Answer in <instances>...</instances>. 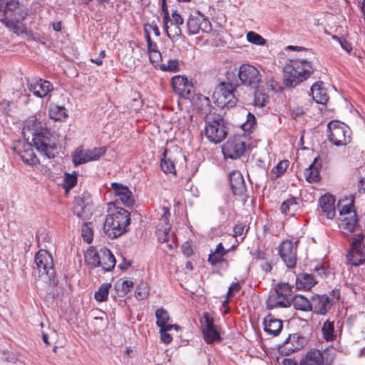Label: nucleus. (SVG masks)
<instances>
[{
  "label": "nucleus",
  "mask_w": 365,
  "mask_h": 365,
  "mask_svg": "<svg viewBox=\"0 0 365 365\" xmlns=\"http://www.w3.org/2000/svg\"><path fill=\"white\" fill-rule=\"evenodd\" d=\"M81 236L83 240L91 243L93 238V230L91 223H83L81 226Z\"/></svg>",
  "instance_id": "37998d69"
},
{
  "label": "nucleus",
  "mask_w": 365,
  "mask_h": 365,
  "mask_svg": "<svg viewBox=\"0 0 365 365\" xmlns=\"http://www.w3.org/2000/svg\"><path fill=\"white\" fill-rule=\"evenodd\" d=\"M167 149H165L163 152L164 157L161 159V169L165 173L175 174V163L170 158H167Z\"/></svg>",
  "instance_id": "e433bc0d"
},
{
  "label": "nucleus",
  "mask_w": 365,
  "mask_h": 365,
  "mask_svg": "<svg viewBox=\"0 0 365 365\" xmlns=\"http://www.w3.org/2000/svg\"><path fill=\"white\" fill-rule=\"evenodd\" d=\"M35 264L40 277L50 282H53L55 270L51 255L46 250H40L35 256Z\"/></svg>",
  "instance_id": "0eeeda50"
},
{
  "label": "nucleus",
  "mask_w": 365,
  "mask_h": 365,
  "mask_svg": "<svg viewBox=\"0 0 365 365\" xmlns=\"http://www.w3.org/2000/svg\"><path fill=\"white\" fill-rule=\"evenodd\" d=\"M234 91L235 89L232 84L220 83L215 88L212 98L219 107L232 108L236 105L237 101Z\"/></svg>",
  "instance_id": "6e6552de"
},
{
  "label": "nucleus",
  "mask_w": 365,
  "mask_h": 365,
  "mask_svg": "<svg viewBox=\"0 0 365 365\" xmlns=\"http://www.w3.org/2000/svg\"><path fill=\"white\" fill-rule=\"evenodd\" d=\"M319 157H316L313 163L304 170V178L309 182H318L320 179L319 168H321Z\"/></svg>",
  "instance_id": "cd10ccee"
},
{
  "label": "nucleus",
  "mask_w": 365,
  "mask_h": 365,
  "mask_svg": "<svg viewBox=\"0 0 365 365\" xmlns=\"http://www.w3.org/2000/svg\"><path fill=\"white\" fill-rule=\"evenodd\" d=\"M205 120V135L210 142L217 144L226 138L227 128L220 115H206Z\"/></svg>",
  "instance_id": "20e7f679"
},
{
  "label": "nucleus",
  "mask_w": 365,
  "mask_h": 365,
  "mask_svg": "<svg viewBox=\"0 0 365 365\" xmlns=\"http://www.w3.org/2000/svg\"><path fill=\"white\" fill-rule=\"evenodd\" d=\"M322 86V81L314 83L311 87V93L316 103L324 105L329 100V96Z\"/></svg>",
  "instance_id": "bb28decb"
},
{
  "label": "nucleus",
  "mask_w": 365,
  "mask_h": 365,
  "mask_svg": "<svg viewBox=\"0 0 365 365\" xmlns=\"http://www.w3.org/2000/svg\"><path fill=\"white\" fill-rule=\"evenodd\" d=\"M329 140L336 146L346 145L351 140V130L344 123L332 120L328 124Z\"/></svg>",
  "instance_id": "423d86ee"
},
{
  "label": "nucleus",
  "mask_w": 365,
  "mask_h": 365,
  "mask_svg": "<svg viewBox=\"0 0 365 365\" xmlns=\"http://www.w3.org/2000/svg\"><path fill=\"white\" fill-rule=\"evenodd\" d=\"M299 365H327L322 351L312 349L302 358Z\"/></svg>",
  "instance_id": "412c9836"
},
{
  "label": "nucleus",
  "mask_w": 365,
  "mask_h": 365,
  "mask_svg": "<svg viewBox=\"0 0 365 365\" xmlns=\"http://www.w3.org/2000/svg\"><path fill=\"white\" fill-rule=\"evenodd\" d=\"M305 343V338L299 334H290L281 347V351L285 355H289L303 348Z\"/></svg>",
  "instance_id": "6ab92c4d"
},
{
  "label": "nucleus",
  "mask_w": 365,
  "mask_h": 365,
  "mask_svg": "<svg viewBox=\"0 0 365 365\" xmlns=\"http://www.w3.org/2000/svg\"><path fill=\"white\" fill-rule=\"evenodd\" d=\"M202 323L203 326V336L206 343L212 344L214 341H220L221 339L220 334L217 330L212 319L210 318L207 313L204 314L203 322H202Z\"/></svg>",
  "instance_id": "a211bd4d"
},
{
  "label": "nucleus",
  "mask_w": 365,
  "mask_h": 365,
  "mask_svg": "<svg viewBox=\"0 0 365 365\" xmlns=\"http://www.w3.org/2000/svg\"><path fill=\"white\" fill-rule=\"evenodd\" d=\"M111 187L125 205L130 206L133 204V194L127 186L118 182H112Z\"/></svg>",
  "instance_id": "5701e85b"
},
{
  "label": "nucleus",
  "mask_w": 365,
  "mask_h": 365,
  "mask_svg": "<svg viewBox=\"0 0 365 365\" xmlns=\"http://www.w3.org/2000/svg\"><path fill=\"white\" fill-rule=\"evenodd\" d=\"M228 250H225L222 244L219 243L214 251H211L208 256L207 261L212 265L216 266L217 264L222 263L225 261L224 257L227 255Z\"/></svg>",
  "instance_id": "c85d7f7f"
},
{
  "label": "nucleus",
  "mask_w": 365,
  "mask_h": 365,
  "mask_svg": "<svg viewBox=\"0 0 365 365\" xmlns=\"http://www.w3.org/2000/svg\"><path fill=\"white\" fill-rule=\"evenodd\" d=\"M292 303L296 309L301 311H312V299L309 300L302 295H296L292 299Z\"/></svg>",
  "instance_id": "72a5a7b5"
},
{
  "label": "nucleus",
  "mask_w": 365,
  "mask_h": 365,
  "mask_svg": "<svg viewBox=\"0 0 365 365\" xmlns=\"http://www.w3.org/2000/svg\"><path fill=\"white\" fill-rule=\"evenodd\" d=\"M24 130L32 135V142L36 150L48 158H54L53 147L51 145V134L46 124L32 116L26 122Z\"/></svg>",
  "instance_id": "f257e3e1"
},
{
  "label": "nucleus",
  "mask_w": 365,
  "mask_h": 365,
  "mask_svg": "<svg viewBox=\"0 0 365 365\" xmlns=\"http://www.w3.org/2000/svg\"><path fill=\"white\" fill-rule=\"evenodd\" d=\"M145 37L147 42L148 51L154 50L158 48L157 43L152 41L150 32L146 29H145Z\"/></svg>",
  "instance_id": "4d7b16f0"
},
{
  "label": "nucleus",
  "mask_w": 365,
  "mask_h": 365,
  "mask_svg": "<svg viewBox=\"0 0 365 365\" xmlns=\"http://www.w3.org/2000/svg\"><path fill=\"white\" fill-rule=\"evenodd\" d=\"M292 287L286 282L277 284L274 293L270 294L267 299V307L273 309L278 307H289L292 304Z\"/></svg>",
  "instance_id": "39448f33"
},
{
  "label": "nucleus",
  "mask_w": 365,
  "mask_h": 365,
  "mask_svg": "<svg viewBox=\"0 0 365 365\" xmlns=\"http://www.w3.org/2000/svg\"><path fill=\"white\" fill-rule=\"evenodd\" d=\"M238 76L241 83L252 88H257L261 82L259 71L253 66L243 64L239 68Z\"/></svg>",
  "instance_id": "ddd939ff"
},
{
  "label": "nucleus",
  "mask_w": 365,
  "mask_h": 365,
  "mask_svg": "<svg viewBox=\"0 0 365 365\" xmlns=\"http://www.w3.org/2000/svg\"><path fill=\"white\" fill-rule=\"evenodd\" d=\"M24 19V14H21V16L19 15V16H10V19L9 18V16H4L1 21L6 27L10 29H14L16 27L17 24L19 22V21L23 20Z\"/></svg>",
  "instance_id": "3c124183"
},
{
  "label": "nucleus",
  "mask_w": 365,
  "mask_h": 365,
  "mask_svg": "<svg viewBox=\"0 0 365 365\" xmlns=\"http://www.w3.org/2000/svg\"><path fill=\"white\" fill-rule=\"evenodd\" d=\"M339 219L340 226L343 230L349 232L355 230L358 225V219L353 202L341 207L339 210Z\"/></svg>",
  "instance_id": "f8f14e48"
},
{
  "label": "nucleus",
  "mask_w": 365,
  "mask_h": 365,
  "mask_svg": "<svg viewBox=\"0 0 365 365\" xmlns=\"http://www.w3.org/2000/svg\"><path fill=\"white\" fill-rule=\"evenodd\" d=\"M245 228V226L242 223L236 225L233 229L234 236H242L244 233Z\"/></svg>",
  "instance_id": "0e129e2a"
},
{
  "label": "nucleus",
  "mask_w": 365,
  "mask_h": 365,
  "mask_svg": "<svg viewBox=\"0 0 365 365\" xmlns=\"http://www.w3.org/2000/svg\"><path fill=\"white\" fill-rule=\"evenodd\" d=\"M222 151L225 158H239L245 151V143L240 137L229 139L222 146Z\"/></svg>",
  "instance_id": "dca6fc26"
},
{
  "label": "nucleus",
  "mask_w": 365,
  "mask_h": 365,
  "mask_svg": "<svg viewBox=\"0 0 365 365\" xmlns=\"http://www.w3.org/2000/svg\"><path fill=\"white\" fill-rule=\"evenodd\" d=\"M21 14H24L26 16V13H24L21 9L19 1L18 0H10L6 2L4 9V15L9 16H19Z\"/></svg>",
  "instance_id": "473e14b6"
},
{
  "label": "nucleus",
  "mask_w": 365,
  "mask_h": 365,
  "mask_svg": "<svg viewBox=\"0 0 365 365\" xmlns=\"http://www.w3.org/2000/svg\"><path fill=\"white\" fill-rule=\"evenodd\" d=\"M149 294V287L147 282H141L135 290V297L138 300H143L147 297Z\"/></svg>",
  "instance_id": "a18cd8bd"
},
{
  "label": "nucleus",
  "mask_w": 365,
  "mask_h": 365,
  "mask_svg": "<svg viewBox=\"0 0 365 365\" xmlns=\"http://www.w3.org/2000/svg\"><path fill=\"white\" fill-rule=\"evenodd\" d=\"M323 338L327 341H333L336 339L337 331L335 329L334 322L326 320L322 327Z\"/></svg>",
  "instance_id": "7c9ffc66"
},
{
  "label": "nucleus",
  "mask_w": 365,
  "mask_h": 365,
  "mask_svg": "<svg viewBox=\"0 0 365 365\" xmlns=\"http://www.w3.org/2000/svg\"><path fill=\"white\" fill-rule=\"evenodd\" d=\"M289 162L287 160H281L276 166H274L270 173V176L272 180H276L282 176L287 168L289 167Z\"/></svg>",
  "instance_id": "c9c22d12"
},
{
  "label": "nucleus",
  "mask_w": 365,
  "mask_h": 365,
  "mask_svg": "<svg viewBox=\"0 0 365 365\" xmlns=\"http://www.w3.org/2000/svg\"><path fill=\"white\" fill-rule=\"evenodd\" d=\"M106 150L104 146L95 147L92 149H83L82 146H79L72 155L73 165L77 167L91 161L98 160L105 155Z\"/></svg>",
  "instance_id": "1a4fd4ad"
},
{
  "label": "nucleus",
  "mask_w": 365,
  "mask_h": 365,
  "mask_svg": "<svg viewBox=\"0 0 365 365\" xmlns=\"http://www.w3.org/2000/svg\"><path fill=\"white\" fill-rule=\"evenodd\" d=\"M173 20L171 21V25H178L180 26L183 24L182 17L177 12V11H174L172 14Z\"/></svg>",
  "instance_id": "680f3d73"
},
{
  "label": "nucleus",
  "mask_w": 365,
  "mask_h": 365,
  "mask_svg": "<svg viewBox=\"0 0 365 365\" xmlns=\"http://www.w3.org/2000/svg\"><path fill=\"white\" fill-rule=\"evenodd\" d=\"M171 83L175 92L184 98L189 97L191 93L192 84L187 78L181 76L173 77Z\"/></svg>",
  "instance_id": "aec40b11"
},
{
  "label": "nucleus",
  "mask_w": 365,
  "mask_h": 365,
  "mask_svg": "<svg viewBox=\"0 0 365 365\" xmlns=\"http://www.w3.org/2000/svg\"><path fill=\"white\" fill-rule=\"evenodd\" d=\"M162 211H163V215H162L161 220H163L164 223L165 224V227L163 230L164 237H160V240H163V242H166L168 240L167 235H168L169 231H170V225L168 224V218L170 215V213L169 209L166 207H163Z\"/></svg>",
  "instance_id": "c03bdc74"
},
{
  "label": "nucleus",
  "mask_w": 365,
  "mask_h": 365,
  "mask_svg": "<svg viewBox=\"0 0 365 365\" xmlns=\"http://www.w3.org/2000/svg\"><path fill=\"white\" fill-rule=\"evenodd\" d=\"M173 328L178 330L179 326L177 324H168L167 327L160 329V337L163 343L168 344L172 341L173 337L169 333H168V331L171 330Z\"/></svg>",
  "instance_id": "79ce46f5"
},
{
  "label": "nucleus",
  "mask_w": 365,
  "mask_h": 365,
  "mask_svg": "<svg viewBox=\"0 0 365 365\" xmlns=\"http://www.w3.org/2000/svg\"><path fill=\"white\" fill-rule=\"evenodd\" d=\"M49 116L56 121H63L68 115L64 106L51 103L49 106Z\"/></svg>",
  "instance_id": "2f4dec72"
},
{
  "label": "nucleus",
  "mask_w": 365,
  "mask_h": 365,
  "mask_svg": "<svg viewBox=\"0 0 365 365\" xmlns=\"http://www.w3.org/2000/svg\"><path fill=\"white\" fill-rule=\"evenodd\" d=\"M187 29L189 35H195L200 31L210 33L212 26L208 19L200 12L197 11L189 16L187 21Z\"/></svg>",
  "instance_id": "9b49d317"
},
{
  "label": "nucleus",
  "mask_w": 365,
  "mask_h": 365,
  "mask_svg": "<svg viewBox=\"0 0 365 365\" xmlns=\"http://www.w3.org/2000/svg\"><path fill=\"white\" fill-rule=\"evenodd\" d=\"M304 113V110L303 108H300V107H297V108H294L292 110V116L296 118L297 117H299L301 115H302Z\"/></svg>",
  "instance_id": "338daca9"
},
{
  "label": "nucleus",
  "mask_w": 365,
  "mask_h": 365,
  "mask_svg": "<svg viewBox=\"0 0 365 365\" xmlns=\"http://www.w3.org/2000/svg\"><path fill=\"white\" fill-rule=\"evenodd\" d=\"M297 203L294 197H289L284 201L280 207L281 212L284 215H293L297 210Z\"/></svg>",
  "instance_id": "f704fd0d"
},
{
  "label": "nucleus",
  "mask_w": 365,
  "mask_h": 365,
  "mask_svg": "<svg viewBox=\"0 0 365 365\" xmlns=\"http://www.w3.org/2000/svg\"><path fill=\"white\" fill-rule=\"evenodd\" d=\"M230 184L235 195H242L246 192V185L240 171H233L230 174Z\"/></svg>",
  "instance_id": "4be33fe9"
},
{
  "label": "nucleus",
  "mask_w": 365,
  "mask_h": 365,
  "mask_svg": "<svg viewBox=\"0 0 365 365\" xmlns=\"http://www.w3.org/2000/svg\"><path fill=\"white\" fill-rule=\"evenodd\" d=\"M312 73V66L307 60L292 61L284 68V84L289 87H294L307 79Z\"/></svg>",
  "instance_id": "7ed1b4c3"
},
{
  "label": "nucleus",
  "mask_w": 365,
  "mask_h": 365,
  "mask_svg": "<svg viewBox=\"0 0 365 365\" xmlns=\"http://www.w3.org/2000/svg\"><path fill=\"white\" fill-rule=\"evenodd\" d=\"M111 287L110 283L102 284L98 289L95 292L94 297L99 302H105L108 299L109 290Z\"/></svg>",
  "instance_id": "4c0bfd02"
},
{
  "label": "nucleus",
  "mask_w": 365,
  "mask_h": 365,
  "mask_svg": "<svg viewBox=\"0 0 365 365\" xmlns=\"http://www.w3.org/2000/svg\"><path fill=\"white\" fill-rule=\"evenodd\" d=\"M263 324L264 331L274 336L279 335L283 327L282 321L271 314L264 319Z\"/></svg>",
  "instance_id": "393cba45"
},
{
  "label": "nucleus",
  "mask_w": 365,
  "mask_h": 365,
  "mask_svg": "<svg viewBox=\"0 0 365 365\" xmlns=\"http://www.w3.org/2000/svg\"><path fill=\"white\" fill-rule=\"evenodd\" d=\"M335 291H332L329 294H316L312 297V311L321 315H326L331 309L335 299Z\"/></svg>",
  "instance_id": "4468645a"
},
{
  "label": "nucleus",
  "mask_w": 365,
  "mask_h": 365,
  "mask_svg": "<svg viewBox=\"0 0 365 365\" xmlns=\"http://www.w3.org/2000/svg\"><path fill=\"white\" fill-rule=\"evenodd\" d=\"M297 287L299 289L309 290L317 284L313 274L303 273L297 277Z\"/></svg>",
  "instance_id": "c756f323"
},
{
  "label": "nucleus",
  "mask_w": 365,
  "mask_h": 365,
  "mask_svg": "<svg viewBox=\"0 0 365 365\" xmlns=\"http://www.w3.org/2000/svg\"><path fill=\"white\" fill-rule=\"evenodd\" d=\"M246 38L248 42L257 46H264L266 43V40L261 35L254 31H249Z\"/></svg>",
  "instance_id": "de8ad7c7"
},
{
  "label": "nucleus",
  "mask_w": 365,
  "mask_h": 365,
  "mask_svg": "<svg viewBox=\"0 0 365 365\" xmlns=\"http://www.w3.org/2000/svg\"><path fill=\"white\" fill-rule=\"evenodd\" d=\"M319 204L322 212L328 219H333L336 215L335 197L329 194L321 197Z\"/></svg>",
  "instance_id": "b1692460"
},
{
  "label": "nucleus",
  "mask_w": 365,
  "mask_h": 365,
  "mask_svg": "<svg viewBox=\"0 0 365 365\" xmlns=\"http://www.w3.org/2000/svg\"><path fill=\"white\" fill-rule=\"evenodd\" d=\"M133 285H134V283L133 281L124 280L121 283L122 292H123L125 294H128L130 291V289L133 287Z\"/></svg>",
  "instance_id": "052dcab7"
},
{
  "label": "nucleus",
  "mask_w": 365,
  "mask_h": 365,
  "mask_svg": "<svg viewBox=\"0 0 365 365\" xmlns=\"http://www.w3.org/2000/svg\"><path fill=\"white\" fill-rule=\"evenodd\" d=\"M167 36L172 41H177L182 36V31L178 25H171L170 27H168L165 29Z\"/></svg>",
  "instance_id": "09e8293b"
},
{
  "label": "nucleus",
  "mask_w": 365,
  "mask_h": 365,
  "mask_svg": "<svg viewBox=\"0 0 365 365\" xmlns=\"http://www.w3.org/2000/svg\"><path fill=\"white\" fill-rule=\"evenodd\" d=\"M27 87L29 91L38 98L46 97L53 89L52 83L41 78L27 80Z\"/></svg>",
  "instance_id": "f3484780"
},
{
  "label": "nucleus",
  "mask_w": 365,
  "mask_h": 365,
  "mask_svg": "<svg viewBox=\"0 0 365 365\" xmlns=\"http://www.w3.org/2000/svg\"><path fill=\"white\" fill-rule=\"evenodd\" d=\"M255 126H256L255 116L253 114H252L251 113L248 112L247 113L246 121L242 124L241 127L244 131L250 133V132L252 131V130L255 128Z\"/></svg>",
  "instance_id": "49530a36"
},
{
  "label": "nucleus",
  "mask_w": 365,
  "mask_h": 365,
  "mask_svg": "<svg viewBox=\"0 0 365 365\" xmlns=\"http://www.w3.org/2000/svg\"><path fill=\"white\" fill-rule=\"evenodd\" d=\"M182 252L185 256L189 257L190 255H192V250L191 247L190 246H188L187 245H182Z\"/></svg>",
  "instance_id": "774afa93"
},
{
  "label": "nucleus",
  "mask_w": 365,
  "mask_h": 365,
  "mask_svg": "<svg viewBox=\"0 0 365 365\" xmlns=\"http://www.w3.org/2000/svg\"><path fill=\"white\" fill-rule=\"evenodd\" d=\"M115 258L113 253L107 248L100 250V266L105 271L112 270L115 265Z\"/></svg>",
  "instance_id": "a878e982"
},
{
  "label": "nucleus",
  "mask_w": 365,
  "mask_h": 365,
  "mask_svg": "<svg viewBox=\"0 0 365 365\" xmlns=\"http://www.w3.org/2000/svg\"><path fill=\"white\" fill-rule=\"evenodd\" d=\"M129 225V212L122 207H116L113 203H109L103 225V231L106 236L115 239L126 232V228Z\"/></svg>",
  "instance_id": "f03ea898"
},
{
  "label": "nucleus",
  "mask_w": 365,
  "mask_h": 365,
  "mask_svg": "<svg viewBox=\"0 0 365 365\" xmlns=\"http://www.w3.org/2000/svg\"><path fill=\"white\" fill-rule=\"evenodd\" d=\"M160 68L163 71L178 72L180 71L179 61L178 59H170L166 63L160 64Z\"/></svg>",
  "instance_id": "a19ab883"
},
{
  "label": "nucleus",
  "mask_w": 365,
  "mask_h": 365,
  "mask_svg": "<svg viewBox=\"0 0 365 365\" xmlns=\"http://www.w3.org/2000/svg\"><path fill=\"white\" fill-rule=\"evenodd\" d=\"M146 29L147 31H153V33L156 36H159L160 35V30L158 27V26L155 24L151 23V24H146L144 26V30Z\"/></svg>",
  "instance_id": "e2e57ef3"
},
{
  "label": "nucleus",
  "mask_w": 365,
  "mask_h": 365,
  "mask_svg": "<svg viewBox=\"0 0 365 365\" xmlns=\"http://www.w3.org/2000/svg\"><path fill=\"white\" fill-rule=\"evenodd\" d=\"M346 259L353 266H359L365 262V234H359L353 238Z\"/></svg>",
  "instance_id": "9d476101"
},
{
  "label": "nucleus",
  "mask_w": 365,
  "mask_h": 365,
  "mask_svg": "<svg viewBox=\"0 0 365 365\" xmlns=\"http://www.w3.org/2000/svg\"><path fill=\"white\" fill-rule=\"evenodd\" d=\"M21 160L28 165H36L39 163V160L34 152L31 150H26L21 155Z\"/></svg>",
  "instance_id": "603ef678"
},
{
  "label": "nucleus",
  "mask_w": 365,
  "mask_h": 365,
  "mask_svg": "<svg viewBox=\"0 0 365 365\" xmlns=\"http://www.w3.org/2000/svg\"><path fill=\"white\" fill-rule=\"evenodd\" d=\"M77 183V176L75 175L66 174L63 187L66 192L71 190Z\"/></svg>",
  "instance_id": "864d4df0"
},
{
  "label": "nucleus",
  "mask_w": 365,
  "mask_h": 365,
  "mask_svg": "<svg viewBox=\"0 0 365 365\" xmlns=\"http://www.w3.org/2000/svg\"><path fill=\"white\" fill-rule=\"evenodd\" d=\"M86 259L91 267L95 268L100 266V250L98 252H90L86 255Z\"/></svg>",
  "instance_id": "8fccbe9b"
},
{
  "label": "nucleus",
  "mask_w": 365,
  "mask_h": 365,
  "mask_svg": "<svg viewBox=\"0 0 365 365\" xmlns=\"http://www.w3.org/2000/svg\"><path fill=\"white\" fill-rule=\"evenodd\" d=\"M88 203H86L83 198L76 199L75 205L73 207V213L81 220L85 218V212L87 209Z\"/></svg>",
  "instance_id": "ea45409f"
},
{
  "label": "nucleus",
  "mask_w": 365,
  "mask_h": 365,
  "mask_svg": "<svg viewBox=\"0 0 365 365\" xmlns=\"http://www.w3.org/2000/svg\"><path fill=\"white\" fill-rule=\"evenodd\" d=\"M240 289L241 285L240 284V283L232 282L230 285L227 293L228 299L232 298L237 292H240Z\"/></svg>",
  "instance_id": "5fc2aeb1"
},
{
  "label": "nucleus",
  "mask_w": 365,
  "mask_h": 365,
  "mask_svg": "<svg viewBox=\"0 0 365 365\" xmlns=\"http://www.w3.org/2000/svg\"><path fill=\"white\" fill-rule=\"evenodd\" d=\"M297 242V241L293 242L292 240H286L279 246V255L289 268H293L296 265Z\"/></svg>",
  "instance_id": "2eb2a0df"
},
{
  "label": "nucleus",
  "mask_w": 365,
  "mask_h": 365,
  "mask_svg": "<svg viewBox=\"0 0 365 365\" xmlns=\"http://www.w3.org/2000/svg\"><path fill=\"white\" fill-rule=\"evenodd\" d=\"M269 86H270L271 89L275 92H278L282 90V87L279 85V83L272 78L269 81Z\"/></svg>",
  "instance_id": "69168bd1"
},
{
  "label": "nucleus",
  "mask_w": 365,
  "mask_h": 365,
  "mask_svg": "<svg viewBox=\"0 0 365 365\" xmlns=\"http://www.w3.org/2000/svg\"><path fill=\"white\" fill-rule=\"evenodd\" d=\"M155 317L157 319L156 324L160 328H165L168 326V324L170 317L168 312L163 308H160L156 310Z\"/></svg>",
  "instance_id": "58836bf2"
},
{
  "label": "nucleus",
  "mask_w": 365,
  "mask_h": 365,
  "mask_svg": "<svg viewBox=\"0 0 365 365\" xmlns=\"http://www.w3.org/2000/svg\"><path fill=\"white\" fill-rule=\"evenodd\" d=\"M267 101V96L265 95H261L260 93H255V103L257 106H264Z\"/></svg>",
  "instance_id": "bf43d9fd"
},
{
  "label": "nucleus",
  "mask_w": 365,
  "mask_h": 365,
  "mask_svg": "<svg viewBox=\"0 0 365 365\" xmlns=\"http://www.w3.org/2000/svg\"><path fill=\"white\" fill-rule=\"evenodd\" d=\"M150 61L153 63L158 62L161 58V53L158 48L148 51Z\"/></svg>",
  "instance_id": "13d9d810"
},
{
  "label": "nucleus",
  "mask_w": 365,
  "mask_h": 365,
  "mask_svg": "<svg viewBox=\"0 0 365 365\" xmlns=\"http://www.w3.org/2000/svg\"><path fill=\"white\" fill-rule=\"evenodd\" d=\"M333 38L336 39L337 41H339L341 47L344 51H346L348 53L351 52V51L352 50V47H351V44L349 43V42H348L345 38H339V37H337L336 36H334Z\"/></svg>",
  "instance_id": "6e6d98bb"
}]
</instances>
